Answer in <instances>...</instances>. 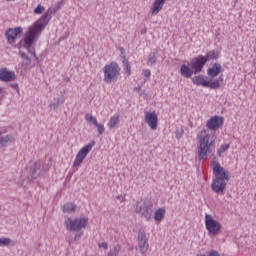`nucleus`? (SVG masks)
Returning a JSON list of instances; mask_svg holds the SVG:
<instances>
[{"instance_id":"f257e3e1","label":"nucleus","mask_w":256,"mask_h":256,"mask_svg":"<svg viewBox=\"0 0 256 256\" xmlns=\"http://www.w3.org/2000/svg\"><path fill=\"white\" fill-rule=\"evenodd\" d=\"M51 15H53V10L48 9L47 12L44 13L38 21H36L28 28V31L24 36L23 48L26 49L28 53L33 55V57L36 59L37 54L35 53V48H33V45H35L37 39H39V35L43 33L45 26L49 23V21H51Z\"/></svg>"},{"instance_id":"f03ea898","label":"nucleus","mask_w":256,"mask_h":256,"mask_svg":"<svg viewBox=\"0 0 256 256\" xmlns=\"http://www.w3.org/2000/svg\"><path fill=\"white\" fill-rule=\"evenodd\" d=\"M213 175L216 179L212 181L211 189L217 195H223L225 189H227V181H231V175L219 162L213 163Z\"/></svg>"},{"instance_id":"7ed1b4c3","label":"nucleus","mask_w":256,"mask_h":256,"mask_svg":"<svg viewBox=\"0 0 256 256\" xmlns=\"http://www.w3.org/2000/svg\"><path fill=\"white\" fill-rule=\"evenodd\" d=\"M198 139V159L199 161H203L208 153H213V149H215V139H217V137L213 134H206L204 136L201 135Z\"/></svg>"},{"instance_id":"20e7f679","label":"nucleus","mask_w":256,"mask_h":256,"mask_svg":"<svg viewBox=\"0 0 256 256\" xmlns=\"http://www.w3.org/2000/svg\"><path fill=\"white\" fill-rule=\"evenodd\" d=\"M121 75V67L117 62H111L104 67V83H115Z\"/></svg>"},{"instance_id":"39448f33","label":"nucleus","mask_w":256,"mask_h":256,"mask_svg":"<svg viewBox=\"0 0 256 256\" xmlns=\"http://www.w3.org/2000/svg\"><path fill=\"white\" fill-rule=\"evenodd\" d=\"M135 213L149 221L153 217V202L151 200L138 201L135 205Z\"/></svg>"},{"instance_id":"423d86ee","label":"nucleus","mask_w":256,"mask_h":256,"mask_svg":"<svg viewBox=\"0 0 256 256\" xmlns=\"http://www.w3.org/2000/svg\"><path fill=\"white\" fill-rule=\"evenodd\" d=\"M87 223H89V218L81 217L76 219L68 218L65 220L64 224L67 231H81V229H85L87 227Z\"/></svg>"},{"instance_id":"0eeeda50","label":"nucleus","mask_w":256,"mask_h":256,"mask_svg":"<svg viewBox=\"0 0 256 256\" xmlns=\"http://www.w3.org/2000/svg\"><path fill=\"white\" fill-rule=\"evenodd\" d=\"M193 85H197V87H208L209 89H219L221 84L219 83V79L211 82V79L206 77L205 75H198L192 78Z\"/></svg>"},{"instance_id":"6e6552de","label":"nucleus","mask_w":256,"mask_h":256,"mask_svg":"<svg viewBox=\"0 0 256 256\" xmlns=\"http://www.w3.org/2000/svg\"><path fill=\"white\" fill-rule=\"evenodd\" d=\"M93 147H95V141L88 143L82 149H80L73 162V167H81V163L85 161L87 155H89V152L91 151V149H93Z\"/></svg>"},{"instance_id":"1a4fd4ad","label":"nucleus","mask_w":256,"mask_h":256,"mask_svg":"<svg viewBox=\"0 0 256 256\" xmlns=\"http://www.w3.org/2000/svg\"><path fill=\"white\" fill-rule=\"evenodd\" d=\"M205 227L209 235H217L218 233H221V223L209 214L205 215Z\"/></svg>"},{"instance_id":"9d476101","label":"nucleus","mask_w":256,"mask_h":256,"mask_svg":"<svg viewBox=\"0 0 256 256\" xmlns=\"http://www.w3.org/2000/svg\"><path fill=\"white\" fill-rule=\"evenodd\" d=\"M23 33V28L21 27H16V28H9L5 32V37L7 39V43L9 45H12V47H18V49L21 47V42L17 45H14L15 41H17V37Z\"/></svg>"},{"instance_id":"9b49d317","label":"nucleus","mask_w":256,"mask_h":256,"mask_svg":"<svg viewBox=\"0 0 256 256\" xmlns=\"http://www.w3.org/2000/svg\"><path fill=\"white\" fill-rule=\"evenodd\" d=\"M137 241L140 253H142V255H145V253L149 251V238H147V233H145V230H143V228L138 231Z\"/></svg>"},{"instance_id":"f8f14e48","label":"nucleus","mask_w":256,"mask_h":256,"mask_svg":"<svg viewBox=\"0 0 256 256\" xmlns=\"http://www.w3.org/2000/svg\"><path fill=\"white\" fill-rule=\"evenodd\" d=\"M207 64V59L204 58L203 55H199L192 59L190 62L191 69L194 71V75L197 73H201L203 71V67Z\"/></svg>"},{"instance_id":"ddd939ff","label":"nucleus","mask_w":256,"mask_h":256,"mask_svg":"<svg viewBox=\"0 0 256 256\" xmlns=\"http://www.w3.org/2000/svg\"><path fill=\"white\" fill-rule=\"evenodd\" d=\"M223 121L225 118L221 116H212L206 123V127L210 129V131H217L220 127H223Z\"/></svg>"},{"instance_id":"4468645a","label":"nucleus","mask_w":256,"mask_h":256,"mask_svg":"<svg viewBox=\"0 0 256 256\" xmlns=\"http://www.w3.org/2000/svg\"><path fill=\"white\" fill-rule=\"evenodd\" d=\"M145 122L149 127L152 129V131H156L157 125H159V118L157 117L156 112H146L145 113Z\"/></svg>"},{"instance_id":"2eb2a0df","label":"nucleus","mask_w":256,"mask_h":256,"mask_svg":"<svg viewBox=\"0 0 256 256\" xmlns=\"http://www.w3.org/2000/svg\"><path fill=\"white\" fill-rule=\"evenodd\" d=\"M17 76L13 71H9L7 68L0 69V81L4 83H11V81H15Z\"/></svg>"},{"instance_id":"dca6fc26","label":"nucleus","mask_w":256,"mask_h":256,"mask_svg":"<svg viewBox=\"0 0 256 256\" xmlns=\"http://www.w3.org/2000/svg\"><path fill=\"white\" fill-rule=\"evenodd\" d=\"M41 175V163L35 162L30 168V175L28 176V181H35L37 177Z\"/></svg>"},{"instance_id":"f3484780","label":"nucleus","mask_w":256,"mask_h":256,"mask_svg":"<svg viewBox=\"0 0 256 256\" xmlns=\"http://www.w3.org/2000/svg\"><path fill=\"white\" fill-rule=\"evenodd\" d=\"M221 70H222L221 64L214 63L212 67L207 70V75L209 77H212V79H214V77H217V75L221 73Z\"/></svg>"},{"instance_id":"a211bd4d","label":"nucleus","mask_w":256,"mask_h":256,"mask_svg":"<svg viewBox=\"0 0 256 256\" xmlns=\"http://www.w3.org/2000/svg\"><path fill=\"white\" fill-rule=\"evenodd\" d=\"M180 73L182 77H185L186 79L191 78L193 75H195V71L193 68L189 67L188 65L183 64L180 68Z\"/></svg>"},{"instance_id":"6ab92c4d","label":"nucleus","mask_w":256,"mask_h":256,"mask_svg":"<svg viewBox=\"0 0 256 256\" xmlns=\"http://www.w3.org/2000/svg\"><path fill=\"white\" fill-rule=\"evenodd\" d=\"M119 123H121V115L115 114V115H113L112 117H110V120H109V122H108V124H107V127H108L109 129H115V127H116Z\"/></svg>"},{"instance_id":"aec40b11","label":"nucleus","mask_w":256,"mask_h":256,"mask_svg":"<svg viewBox=\"0 0 256 256\" xmlns=\"http://www.w3.org/2000/svg\"><path fill=\"white\" fill-rule=\"evenodd\" d=\"M163 5H165V0H154L152 15H158V13L163 9Z\"/></svg>"},{"instance_id":"412c9836","label":"nucleus","mask_w":256,"mask_h":256,"mask_svg":"<svg viewBox=\"0 0 256 256\" xmlns=\"http://www.w3.org/2000/svg\"><path fill=\"white\" fill-rule=\"evenodd\" d=\"M63 213H75L77 211V205L73 203H66L62 206Z\"/></svg>"},{"instance_id":"4be33fe9","label":"nucleus","mask_w":256,"mask_h":256,"mask_svg":"<svg viewBox=\"0 0 256 256\" xmlns=\"http://www.w3.org/2000/svg\"><path fill=\"white\" fill-rule=\"evenodd\" d=\"M165 213H166V210L163 207L156 210L154 214L155 221H159V222L163 221V219H165Z\"/></svg>"},{"instance_id":"5701e85b","label":"nucleus","mask_w":256,"mask_h":256,"mask_svg":"<svg viewBox=\"0 0 256 256\" xmlns=\"http://www.w3.org/2000/svg\"><path fill=\"white\" fill-rule=\"evenodd\" d=\"M204 58L206 59L207 63L208 61L219 59V55H217V52L215 50H211L204 56Z\"/></svg>"},{"instance_id":"b1692460","label":"nucleus","mask_w":256,"mask_h":256,"mask_svg":"<svg viewBox=\"0 0 256 256\" xmlns=\"http://www.w3.org/2000/svg\"><path fill=\"white\" fill-rule=\"evenodd\" d=\"M122 63L127 75H131V64L126 56L122 57Z\"/></svg>"},{"instance_id":"393cba45","label":"nucleus","mask_w":256,"mask_h":256,"mask_svg":"<svg viewBox=\"0 0 256 256\" xmlns=\"http://www.w3.org/2000/svg\"><path fill=\"white\" fill-rule=\"evenodd\" d=\"M119 253H121V245L117 244L112 249H110L107 256H119Z\"/></svg>"},{"instance_id":"a878e982","label":"nucleus","mask_w":256,"mask_h":256,"mask_svg":"<svg viewBox=\"0 0 256 256\" xmlns=\"http://www.w3.org/2000/svg\"><path fill=\"white\" fill-rule=\"evenodd\" d=\"M155 63H157V56L155 53H150L148 55L147 65H155Z\"/></svg>"},{"instance_id":"bb28decb","label":"nucleus","mask_w":256,"mask_h":256,"mask_svg":"<svg viewBox=\"0 0 256 256\" xmlns=\"http://www.w3.org/2000/svg\"><path fill=\"white\" fill-rule=\"evenodd\" d=\"M85 119L88 123H91V125H97L99 123L97 122V118L93 117L91 114H86Z\"/></svg>"},{"instance_id":"cd10ccee","label":"nucleus","mask_w":256,"mask_h":256,"mask_svg":"<svg viewBox=\"0 0 256 256\" xmlns=\"http://www.w3.org/2000/svg\"><path fill=\"white\" fill-rule=\"evenodd\" d=\"M60 103H63V100H61V98H57L55 102H50L49 107L55 111V109L59 108Z\"/></svg>"},{"instance_id":"c85d7f7f","label":"nucleus","mask_w":256,"mask_h":256,"mask_svg":"<svg viewBox=\"0 0 256 256\" xmlns=\"http://www.w3.org/2000/svg\"><path fill=\"white\" fill-rule=\"evenodd\" d=\"M11 245L10 238H0V247H9Z\"/></svg>"},{"instance_id":"c756f323","label":"nucleus","mask_w":256,"mask_h":256,"mask_svg":"<svg viewBox=\"0 0 256 256\" xmlns=\"http://www.w3.org/2000/svg\"><path fill=\"white\" fill-rule=\"evenodd\" d=\"M9 141H11V138L9 137V135L1 136L0 137V147H5V144L9 143Z\"/></svg>"},{"instance_id":"7c9ffc66","label":"nucleus","mask_w":256,"mask_h":256,"mask_svg":"<svg viewBox=\"0 0 256 256\" xmlns=\"http://www.w3.org/2000/svg\"><path fill=\"white\" fill-rule=\"evenodd\" d=\"M97 128L98 135H103L105 133V125L99 124V122L94 125Z\"/></svg>"},{"instance_id":"2f4dec72","label":"nucleus","mask_w":256,"mask_h":256,"mask_svg":"<svg viewBox=\"0 0 256 256\" xmlns=\"http://www.w3.org/2000/svg\"><path fill=\"white\" fill-rule=\"evenodd\" d=\"M230 145L229 144H223L220 149L217 151V155L221 157V153H225L227 149H229Z\"/></svg>"},{"instance_id":"473e14b6","label":"nucleus","mask_w":256,"mask_h":256,"mask_svg":"<svg viewBox=\"0 0 256 256\" xmlns=\"http://www.w3.org/2000/svg\"><path fill=\"white\" fill-rule=\"evenodd\" d=\"M43 11H45V7H43L41 4H39V5L34 9L35 15H41V13H43Z\"/></svg>"},{"instance_id":"72a5a7b5","label":"nucleus","mask_w":256,"mask_h":256,"mask_svg":"<svg viewBox=\"0 0 256 256\" xmlns=\"http://www.w3.org/2000/svg\"><path fill=\"white\" fill-rule=\"evenodd\" d=\"M19 55L22 59H24L25 61H27V65H29L31 63V58H29L27 56V54L23 51H19Z\"/></svg>"},{"instance_id":"f704fd0d","label":"nucleus","mask_w":256,"mask_h":256,"mask_svg":"<svg viewBox=\"0 0 256 256\" xmlns=\"http://www.w3.org/2000/svg\"><path fill=\"white\" fill-rule=\"evenodd\" d=\"M183 133H185V130H183V128L176 130V138L181 139V137H183Z\"/></svg>"},{"instance_id":"c9c22d12","label":"nucleus","mask_w":256,"mask_h":256,"mask_svg":"<svg viewBox=\"0 0 256 256\" xmlns=\"http://www.w3.org/2000/svg\"><path fill=\"white\" fill-rule=\"evenodd\" d=\"M98 247L101 249H105L107 251V249H109V244H107V242H102L98 245Z\"/></svg>"},{"instance_id":"e433bc0d","label":"nucleus","mask_w":256,"mask_h":256,"mask_svg":"<svg viewBox=\"0 0 256 256\" xmlns=\"http://www.w3.org/2000/svg\"><path fill=\"white\" fill-rule=\"evenodd\" d=\"M143 76L146 77V79H149V77H151V70H143Z\"/></svg>"},{"instance_id":"4c0bfd02","label":"nucleus","mask_w":256,"mask_h":256,"mask_svg":"<svg viewBox=\"0 0 256 256\" xmlns=\"http://www.w3.org/2000/svg\"><path fill=\"white\" fill-rule=\"evenodd\" d=\"M83 237V232H79L75 234L74 241H79Z\"/></svg>"},{"instance_id":"58836bf2","label":"nucleus","mask_w":256,"mask_h":256,"mask_svg":"<svg viewBox=\"0 0 256 256\" xmlns=\"http://www.w3.org/2000/svg\"><path fill=\"white\" fill-rule=\"evenodd\" d=\"M208 256H220L219 252H217V250H212L208 253Z\"/></svg>"},{"instance_id":"ea45409f","label":"nucleus","mask_w":256,"mask_h":256,"mask_svg":"<svg viewBox=\"0 0 256 256\" xmlns=\"http://www.w3.org/2000/svg\"><path fill=\"white\" fill-rule=\"evenodd\" d=\"M13 89H19V84H12Z\"/></svg>"},{"instance_id":"a19ab883","label":"nucleus","mask_w":256,"mask_h":256,"mask_svg":"<svg viewBox=\"0 0 256 256\" xmlns=\"http://www.w3.org/2000/svg\"><path fill=\"white\" fill-rule=\"evenodd\" d=\"M2 92H3V88L0 87V93H2ZM2 99L3 98H0V103H1Z\"/></svg>"},{"instance_id":"79ce46f5","label":"nucleus","mask_w":256,"mask_h":256,"mask_svg":"<svg viewBox=\"0 0 256 256\" xmlns=\"http://www.w3.org/2000/svg\"><path fill=\"white\" fill-rule=\"evenodd\" d=\"M121 53H123L125 51V49H123L122 47L120 48Z\"/></svg>"},{"instance_id":"37998d69","label":"nucleus","mask_w":256,"mask_h":256,"mask_svg":"<svg viewBox=\"0 0 256 256\" xmlns=\"http://www.w3.org/2000/svg\"><path fill=\"white\" fill-rule=\"evenodd\" d=\"M65 81L68 83V81H69V78H66V79H65Z\"/></svg>"},{"instance_id":"c03bdc74","label":"nucleus","mask_w":256,"mask_h":256,"mask_svg":"<svg viewBox=\"0 0 256 256\" xmlns=\"http://www.w3.org/2000/svg\"><path fill=\"white\" fill-rule=\"evenodd\" d=\"M117 199H121V195H120V196H117Z\"/></svg>"},{"instance_id":"a18cd8bd","label":"nucleus","mask_w":256,"mask_h":256,"mask_svg":"<svg viewBox=\"0 0 256 256\" xmlns=\"http://www.w3.org/2000/svg\"><path fill=\"white\" fill-rule=\"evenodd\" d=\"M125 201V198L122 199V202Z\"/></svg>"}]
</instances>
